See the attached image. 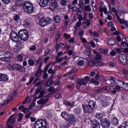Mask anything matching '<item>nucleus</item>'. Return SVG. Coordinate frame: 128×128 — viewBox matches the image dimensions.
<instances>
[{"instance_id":"f257e3e1","label":"nucleus","mask_w":128,"mask_h":128,"mask_svg":"<svg viewBox=\"0 0 128 128\" xmlns=\"http://www.w3.org/2000/svg\"><path fill=\"white\" fill-rule=\"evenodd\" d=\"M37 18L39 20V24L44 28V26H48V24H50V22H52V18H47L46 20L44 19V16L42 14H40L37 15Z\"/></svg>"},{"instance_id":"f03ea898","label":"nucleus","mask_w":128,"mask_h":128,"mask_svg":"<svg viewBox=\"0 0 128 128\" xmlns=\"http://www.w3.org/2000/svg\"><path fill=\"white\" fill-rule=\"evenodd\" d=\"M23 9L24 11L26 12V14H32L34 12V5L31 2H24L22 6Z\"/></svg>"},{"instance_id":"7ed1b4c3","label":"nucleus","mask_w":128,"mask_h":128,"mask_svg":"<svg viewBox=\"0 0 128 128\" xmlns=\"http://www.w3.org/2000/svg\"><path fill=\"white\" fill-rule=\"evenodd\" d=\"M18 36L22 40L26 42L28 40L29 35L28 32L26 30H21L19 31Z\"/></svg>"},{"instance_id":"20e7f679","label":"nucleus","mask_w":128,"mask_h":128,"mask_svg":"<svg viewBox=\"0 0 128 128\" xmlns=\"http://www.w3.org/2000/svg\"><path fill=\"white\" fill-rule=\"evenodd\" d=\"M46 122L42 119L36 120L34 125V128H46Z\"/></svg>"},{"instance_id":"39448f33","label":"nucleus","mask_w":128,"mask_h":128,"mask_svg":"<svg viewBox=\"0 0 128 128\" xmlns=\"http://www.w3.org/2000/svg\"><path fill=\"white\" fill-rule=\"evenodd\" d=\"M5 58H0L2 62H10V58L14 56V54L12 52H6L4 54Z\"/></svg>"},{"instance_id":"423d86ee","label":"nucleus","mask_w":128,"mask_h":128,"mask_svg":"<svg viewBox=\"0 0 128 128\" xmlns=\"http://www.w3.org/2000/svg\"><path fill=\"white\" fill-rule=\"evenodd\" d=\"M90 80V78L88 76H86L85 78L82 79L80 81H78L76 86V88L77 90H80V86H87L88 82Z\"/></svg>"},{"instance_id":"0eeeda50","label":"nucleus","mask_w":128,"mask_h":128,"mask_svg":"<svg viewBox=\"0 0 128 128\" xmlns=\"http://www.w3.org/2000/svg\"><path fill=\"white\" fill-rule=\"evenodd\" d=\"M14 114L12 115L8 119L7 122V124L8 126V128H14V126H16V118H12Z\"/></svg>"},{"instance_id":"6e6552de","label":"nucleus","mask_w":128,"mask_h":128,"mask_svg":"<svg viewBox=\"0 0 128 128\" xmlns=\"http://www.w3.org/2000/svg\"><path fill=\"white\" fill-rule=\"evenodd\" d=\"M10 36L12 40L14 42H18V33L16 31H12Z\"/></svg>"},{"instance_id":"1a4fd4ad","label":"nucleus","mask_w":128,"mask_h":128,"mask_svg":"<svg viewBox=\"0 0 128 128\" xmlns=\"http://www.w3.org/2000/svg\"><path fill=\"white\" fill-rule=\"evenodd\" d=\"M119 60L121 62V64H128V58H126V56L124 54H120L119 56Z\"/></svg>"},{"instance_id":"9d476101","label":"nucleus","mask_w":128,"mask_h":128,"mask_svg":"<svg viewBox=\"0 0 128 128\" xmlns=\"http://www.w3.org/2000/svg\"><path fill=\"white\" fill-rule=\"evenodd\" d=\"M14 68L18 72H26V68L18 64H14Z\"/></svg>"},{"instance_id":"9b49d317","label":"nucleus","mask_w":128,"mask_h":128,"mask_svg":"<svg viewBox=\"0 0 128 128\" xmlns=\"http://www.w3.org/2000/svg\"><path fill=\"white\" fill-rule=\"evenodd\" d=\"M84 112L86 114H92L94 111V109L90 107L88 105L84 104L82 106Z\"/></svg>"},{"instance_id":"f8f14e48","label":"nucleus","mask_w":128,"mask_h":128,"mask_svg":"<svg viewBox=\"0 0 128 128\" xmlns=\"http://www.w3.org/2000/svg\"><path fill=\"white\" fill-rule=\"evenodd\" d=\"M78 72V69L76 68H74L70 70V72L64 74V76H69V78H72Z\"/></svg>"},{"instance_id":"ddd939ff","label":"nucleus","mask_w":128,"mask_h":128,"mask_svg":"<svg viewBox=\"0 0 128 128\" xmlns=\"http://www.w3.org/2000/svg\"><path fill=\"white\" fill-rule=\"evenodd\" d=\"M49 4V8L52 10V12H54V10H56V8L58 6V4L55 2H50Z\"/></svg>"},{"instance_id":"4468645a","label":"nucleus","mask_w":128,"mask_h":128,"mask_svg":"<svg viewBox=\"0 0 128 128\" xmlns=\"http://www.w3.org/2000/svg\"><path fill=\"white\" fill-rule=\"evenodd\" d=\"M64 24L66 27L68 26V25L70 24V20L68 18V15H65L64 16Z\"/></svg>"},{"instance_id":"2eb2a0df","label":"nucleus","mask_w":128,"mask_h":128,"mask_svg":"<svg viewBox=\"0 0 128 128\" xmlns=\"http://www.w3.org/2000/svg\"><path fill=\"white\" fill-rule=\"evenodd\" d=\"M101 124L102 128H108L110 126V122L108 120H105L101 122Z\"/></svg>"},{"instance_id":"dca6fc26","label":"nucleus","mask_w":128,"mask_h":128,"mask_svg":"<svg viewBox=\"0 0 128 128\" xmlns=\"http://www.w3.org/2000/svg\"><path fill=\"white\" fill-rule=\"evenodd\" d=\"M67 120H69L70 122H71L72 124H74V122H76V118L74 116L71 114L69 116Z\"/></svg>"},{"instance_id":"f3484780","label":"nucleus","mask_w":128,"mask_h":128,"mask_svg":"<svg viewBox=\"0 0 128 128\" xmlns=\"http://www.w3.org/2000/svg\"><path fill=\"white\" fill-rule=\"evenodd\" d=\"M48 0H40L39 2V4L42 8H44L48 6Z\"/></svg>"},{"instance_id":"a211bd4d","label":"nucleus","mask_w":128,"mask_h":128,"mask_svg":"<svg viewBox=\"0 0 128 128\" xmlns=\"http://www.w3.org/2000/svg\"><path fill=\"white\" fill-rule=\"evenodd\" d=\"M91 126L93 128H100V123L98 122L97 120H95L92 122Z\"/></svg>"},{"instance_id":"6ab92c4d","label":"nucleus","mask_w":128,"mask_h":128,"mask_svg":"<svg viewBox=\"0 0 128 128\" xmlns=\"http://www.w3.org/2000/svg\"><path fill=\"white\" fill-rule=\"evenodd\" d=\"M75 60L77 62L78 66H82L84 64V60H80V57H76L75 58Z\"/></svg>"},{"instance_id":"aec40b11","label":"nucleus","mask_w":128,"mask_h":128,"mask_svg":"<svg viewBox=\"0 0 128 128\" xmlns=\"http://www.w3.org/2000/svg\"><path fill=\"white\" fill-rule=\"evenodd\" d=\"M0 82H6V80H8V75L0 73Z\"/></svg>"},{"instance_id":"412c9836","label":"nucleus","mask_w":128,"mask_h":128,"mask_svg":"<svg viewBox=\"0 0 128 128\" xmlns=\"http://www.w3.org/2000/svg\"><path fill=\"white\" fill-rule=\"evenodd\" d=\"M48 100V98H42L40 100H38L37 102V103L38 104H46Z\"/></svg>"},{"instance_id":"4be33fe9","label":"nucleus","mask_w":128,"mask_h":128,"mask_svg":"<svg viewBox=\"0 0 128 128\" xmlns=\"http://www.w3.org/2000/svg\"><path fill=\"white\" fill-rule=\"evenodd\" d=\"M114 90V86H108L104 88V91L106 93L110 92V90Z\"/></svg>"},{"instance_id":"5701e85b","label":"nucleus","mask_w":128,"mask_h":128,"mask_svg":"<svg viewBox=\"0 0 128 128\" xmlns=\"http://www.w3.org/2000/svg\"><path fill=\"white\" fill-rule=\"evenodd\" d=\"M117 18L118 20H119L120 24H124L125 26L128 28V21H125L124 20L122 19H120L119 16H118Z\"/></svg>"},{"instance_id":"b1692460","label":"nucleus","mask_w":128,"mask_h":128,"mask_svg":"<svg viewBox=\"0 0 128 128\" xmlns=\"http://www.w3.org/2000/svg\"><path fill=\"white\" fill-rule=\"evenodd\" d=\"M53 22L55 24H59V22H60V17L58 16H56L53 18Z\"/></svg>"},{"instance_id":"393cba45","label":"nucleus","mask_w":128,"mask_h":128,"mask_svg":"<svg viewBox=\"0 0 128 128\" xmlns=\"http://www.w3.org/2000/svg\"><path fill=\"white\" fill-rule=\"evenodd\" d=\"M61 116L63 118H64V120H68V118L70 117V116H68V112H62L61 114Z\"/></svg>"},{"instance_id":"a878e982","label":"nucleus","mask_w":128,"mask_h":128,"mask_svg":"<svg viewBox=\"0 0 128 128\" xmlns=\"http://www.w3.org/2000/svg\"><path fill=\"white\" fill-rule=\"evenodd\" d=\"M22 48V44L18 43L16 46H14V50L15 52H18V50H21Z\"/></svg>"},{"instance_id":"bb28decb","label":"nucleus","mask_w":128,"mask_h":128,"mask_svg":"<svg viewBox=\"0 0 128 128\" xmlns=\"http://www.w3.org/2000/svg\"><path fill=\"white\" fill-rule=\"evenodd\" d=\"M107 42L108 44L110 46H114L116 44V40L114 38H108Z\"/></svg>"},{"instance_id":"cd10ccee","label":"nucleus","mask_w":128,"mask_h":128,"mask_svg":"<svg viewBox=\"0 0 128 128\" xmlns=\"http://www.w3.org/2000/svg\"><path fill=\"white\" fill-rule=\"evenodd\" d=\"M111 124H113V126H118V118H114L111 122Z\"/></svg>"},{"instance_id":"c85d7f7f","label":"nucleus","mask_w":128,"mask_h":128,"mask_svg":"<svg viewBox=\"0 0 128 128\" xmlns=\"http://www.w3.org/2000/svg\"><path fill=\"white\" fill-rule=\"evenodd\" d=\"M96 116L98 120H102L104 118V114L102 112H98L96 114Z\"/></svg>"},{"instance_id":"c756f323","label":"nucleus","mask_w":128,"mask_h":128,"mask_svg":"<svg viewBox=\"0 0 128 128\" xmlns=\"http://www.w3.org/2000/svg\"><path fill=\"white\" fill-rule=\"evenodd\" d=\"M88 105L94 110V106H96V102L92 100H90Z\"/></svg>"},{"instance_id":"7c9ffc66","label":"nucleus","mask_w":128,"mask_h":128,"mask_svg":"<svg viewBox=\"0 0 128 128\" xmlns=\"http://www.w3.org/2000/svg\"><path fill=\"white\" fill-rule=\"evenodd\" d=\"M30 24V20L26 19L24 21V28H28Z\"/></svg>"},{"instance_id":"2f4dec72","label":"nucleus","mask_w":128,"mask_h":128,"mask_svg":"<svg viewBox=\"0 0 128 128\" xmlns=\"http://www.w3.org/2000/svg\"><path fill=\"white\" fill-rule=\"evenodd\" d=\"M94 54L96 56V60H100V58H102V56L100 53L96 52V51L94 50Z\"/></svg>"},{"instance_id":"473e14b6","label":"nucleus","mask_w":128,"mask_h":128,"mask_svg":"<svg viewBox=\"0 0 128 128\" xmlns=\"http://www.w3.org/2000/svg\"><path fill=\"white\" fill-rule=\"evenodd\" d=\"M18 60H23L24 58H26V55L24 54H20L18 56Z\"/></svg>"},{"instance_id":"72a5a7b5","label":"nucleus","mask_w":128,"mask_h":128,"mask_svg":"<svg viewBox=\"0 0 128 128\" xmlns=\"http://www.w3.org/2000/svg\"><path fill=\"white\" fill-rule=\"evenodd\" d=\"M10 100H12V97L10 96L9 99H8L6 101H4V102L0 104L2 106H6V104H8L9 102H10Z\"/></svg>"},{"instance_id":"f704fd0d","label":"nucleus","mask_w":128,"mask_h":128,"mask_svg":"<svg viewBox=\"0 0 128 128\" xmlns=\"http://www.w3.org/2000/svg\"><path fill=\"white\" fill-rule=\"evenodd\" d=\"M64 104L66 106H74V102H68V101H64Z\"/></svg>"},{"instance_id":"c9c22d12","label":"nucleus","mask_w":128,"mask_h":128,"mask_svg":"<svg viewBox=\"0 0 128 128\" xmlns=\"http://www.w3.org/2000/svg\"><path fill=\"white\" fill-rule=\"evenodd\" d=\"M56 30V26L53 24L49 28V31L50 32H54V30Z\"/></svg>"},{"instance_id":"e433bc0d","label":"nucleus","mask_w":128,"mask_h":128,"mask_svg":"<svg viewBox=\"0 0 128 128\" xmlns=\"http://www.w3.org/2000/svg\"><path fill=\"white\" fill-rule=\"evenodd\" d=\"M90 82L92 84H94L96 86H98L100 84V82L96 81L94 79H91L90 80Z\"/></svg>"},{"instance_id":"4c0bfd02","label":"nucleus","mask_w":128,"mask_h":128,"mask_svg":"<svg viewBox=\"0 0 128 128\" xmlns=\"http://www.w3.org/2000/svg\"><path fill=\"white\" fill-rule=\"evenodd\" d=\"M42 70H38L35 74V78L40 76H42Z\"/></svg>"},{"instance_id":"58836bf2","label":"nucleus","mask_w":128,"mask_h":128,"mask_svg":"<svg viewBox=\"0 0 128 128\" xmlns=\"http://www.w3.org/2000/svg\"><path fill=\"white\" fill-rule=\"evenodd\" d=\"M84 10L86 12H92V8H90V5H88L85 6L84 7Z\"/></svg>"},{"instance_id":"ea45409f","label":"nucleus","mask_w":128,"mask_h":128,"mask_svg":"<svg viewBox=\"0 0 128 128\" xmlns=\"http://www.w3.org/2000/svg\"><path fill=\"white\" fill-rule=\"evenodd\" d=\"M70 8L73 12H78V7H76V5H74V6H70Z\"/></svg>"},{"instance_id":"a19ab883","label":"nucleus","mask_w":128,"mask_h":128,"mask_svg":"<svg viewBox=\"0 0 128 128\" xmlns=\"http://www.w3.org/2000/svg\"><path fill=\"white\" fill-rule=\"evenodd\" d=\"M128 128V122L126 121L124 122V126L122 125H120L119 128Z\"/></svg>"},{"instance_id":"79ce46f5","label":"nucleus","mask_w":128,"mask_h":128,"mask_svg":"<svg viewBox=\"0 0 128 128\" xmlns=\"http://www.w3.org/2000/svg\"><path fill=\"white\" fill-rule=\"evenodd\" d=\"M46 86H52V80H49L46 83Z\"/></svg>"},{"instance_id":"37998d69","label":"nucleus","mask_w":128,"mask_h":128,"mask_svg":"<svg viewBox=\"0 0 128 128\" xmlns=\"http://www.w3.org/2000/svg\"><path fill=\"white\" fill-rule=\"evenodd\" d=\"M60 4H62V6H66L68 2H66V0H61L60 2Z\"/></svg>"},{"instance_id":"c03bdc74","label":"nucleus","mask_w":128,"mask_h":128,"mask_svg":"<svg viewBox=\"0 0 128 128\" xmlns=\"http://www.w3.org/2000/svg\"><path fill=\"white\" fill-rule=\"evenodd\" d=\"M84 24H86L87 26H90V19L86 20Z\"/></svg>"},{"instance_id":"a18cd8bd","label":"nucleus","mask_w":128,"mask_h":128,"mask_svg":"<svg viewBox=\"0 0 128 128\" xmlns=\"http://www.w3.org/2000/svg\"><path fill=\"white\" fill-rule=\"evenodd\" d=\"M16 4L17 6H22V4H24V3L22 0H18L16 2Z\"/></svg>"},{"instance_id":"49530a36","label":"nucleus","mask_w":128,"mask_h":128,"mask_svg":"<svg viewBox=\"0 0 128 128\" xmlns=\"http://www.w3.org/2000/svg\"><path fill=\"white\" fill-rule=\"evenodd\" d=\"M42 90V88L40 87L36 90V93L34 94V96H36V94H38L40 92V90Z\"/></svg>"},{"instance_id":"de8ad7c7","label":"nucleus","mask_w":128,"mask_h":128,"mask_svg":"<svg viewBox=\"0 0 128 128\" xmlns=\"http://www.w3.org/2000/svg\"><path fill=\"white\" fill-rule=\"evenodd\" d=\"M84 0H79V4H78V6H80L82 8H84Z\"/></svg>"},{"instance_id":"09e8293b","label":"nucleus","mask_w":128,"mask_h":128,"mask_svg":"<svg viewBox=\"0 0 128 128\" xmlns=\"http://www.w3.org/2000/svg\"><path fill=\"white\" fill-rule=\"evenodd\" d=\"M100 52H102V54H108V50H104V49H100Z\"/></svg>"},{"instance_id":"8fccbe9b","label":"nucleus","mask_w":128,"mask_h":128,"mask_svg":"<svg viewBox=\"0 0 128 128\" xmlns=\"http://www.w3.org/2000/svg\"><path fill=\"white\" fill-rule=\"evenodd\" d=\"M108 104H110V103L108 102H103L102 104V106H103V108H106V106H108Z\"/></svg>"},{"instance_id":"3c124183","label":"nucleus","mask_w":128,"mask_h":128,"mask_svg":"<svg viewBox=\"0 0 128 128\" xmlns=\"http://www.w3.org/2000/svg\"><path fill=\"white\" fill-rule=\"evenodd\" d=\"M30 50H32V51L36 50V46H34V45L30 46Z\"/></svg>"},{"instance_id":"603ef678","label":"nucleus","mask_w":128,"mask_h":128,"mask_svg":"<svg viewBox=\"0 0 128 128\" xmlns=\"http://www.w3.org/2000/svg\"><path fill=\"white\" fill-rule=\"evenodd\" d=\"M14 20L15 22H18V20H20V17L18 16V15L14 16Z\"/></svg>"},{"instance_id":"864d4df0","label":"nucleus","mask_w":128,"mask_h":128,"mask_svg":"<svg viewBox=\"0 0 128 128\" xmlns=\"http://www.w3.org/2000/svg\"><path fill=\"white\" fill-rule=\"evenodd\" d=\"M40 95L38 96V98H43L44 96V91L40 92Z\"/></svg>"},{"instance_id":"5fc2aeb1","label":"nucleus","mask_w":128,"mask_h":128,"mask_svg":"<svg viewBox=\"0 0 128 128\" xmlns=\"http://www.w3.org/2000/svg\"><path fill=\"white\" fill-rule=\"evenodd\" d=\"M46 116L48 118H52V112H47Z\"/></svg>"},{"instance_id":"6e6d98bb","label":"nucleus","mask_w":128,"mask_h":128,"mask_svg":"<svg viewBox=\"0 0 128 128\" xmlns=\"http://www.w3.org/2000/svg\"><path fill=\"white\" fill-rule=\"evenodd\" d=\"M122 38H124V35H122V36H116V40H118V42H122Z\"/></svg>"},{"instance_id":"4d7b16f0","label":"nucleus","mask_w":128,"mask_h":128,"mask_svg":"<svg viewBox=\"0 0 128 128\" xmlns=\"http://www.w3.org/2000/svg\"><path fill=\"white\" fill-rule=\"evenodd\" d=\"M50 52V49L47 48L45 51V56H46Z\"/></svg>"},{"instance_id":"13d9d810","label":"nucleus","mask_w":128,"mask_h":128,"mask_svg":"<svg viewBox=\"0 0 128 128\" xmlns=\"http://www.w3.org/2000/svg\"><path fill=\"white\" fill-rule=\"evenodd\" d=\"M114 34H115V36H122V34L118 32V30H116L114 32Z\"/></svg>"},{"instance_id":"bf43d9fd","label":"nucleus","mask_w":128,"mask_h":128,"mask_svg":"<svg viewBox=\"0 0 128 128\" xmlns=\"http://www.w3.org/2000/svg\"><path fill=\"white\" fill-rule=\"evenodd\" d=\"M100 34H98L97 32H94L93 33V36H94V38H98Z\"/></svg>"},{"instance_id":"052dcab7","label":"nucleus","mask_w":128,"mask_h":128,"mask_svg":"<svg viewBox=\"0 0 128 128\" xmlns=\"http://www.w3.org/2000/svg\"><path fill=\"white\" fill-rule=\"evenodd\" d=\"M64 38H66L68 40H69V38H70V34H67L64 33Z\"/></svg>"},{"instance_id":"680f3d73","label":"nucleus","mask_w":128,"mask_h":128,"mask_svg":"<svg viewBox=\"0 0 128 128\" xmlns=\"http://www.w3.org/2000/svg\"><path fill=\"white\" fill-rule=\"evenodd\" d=\"M23 110H24V114H28V112H30V108H24Z\"/></svg>"},{"instance_id":"e2e57ef3","label":"nucleus","mask_w":128,"mask_h":128,"mask_svg":"<svg viewBox=\"0 0 128 128\" xmlns=\"http://www.w3.org/2000/svg\"><path fill=\"white\" fill-rule=\"evenodd\" d=\"M48 92H54V86H50V87L48 89Z\"/></svg>"},{"instance_id":"0e129e2a","label":"nucleus","mask_w":128,"mask_h":128,"mask_svg":"<svg viewBox=\"0 0 128 128\" xmlns=\"http://www.w3.org/2000/svg\"><path fill=\"white\" fill-rule=\"evenodd\" d=\"M28 62L30 66H34V60H28Z\"/></svg>"},{"instance_id":"69168bd1","label":"nucleus","mask_w":128,"mask_h":128,"mask_svg":"<svg viewBox=\"0 0 128 128\" xmlns=\"http://www.w3.org/2000/svg\"><path fill=\"white\" fill-rule=\"evenodd\" d=\"M110 56H116V52L114 50L110 52Z\"/></svg>"},{"instance_id":"338daca9","label":"nucleus","mask_w":128,"mask_h":128,"mask_svg":"<svg viewBox=\"0 0 128 128\" xmlns=\"http://www.w3.org/2000/svg\"><path fill=\"white\" fill-rule=\"evenodd\" d=\"M102 10L104 12V14H108V10L106 9V7H104L102 8Z\"/></svg>"},{"instance_id":"774afa93","label":"nucleus","mask_w":128,"mask_h":128,"mask_svg":"<svg viewBox=\"0 0 128 128\" xmlns=\"http://www.w3.org/2000/svg\"><path fill=\"white\" fill-rule=\"evenodd\" d=\"M123 84L124 86V89L126 90H128V84L126 83H123Z\"/></svg>"}]
</instances>
